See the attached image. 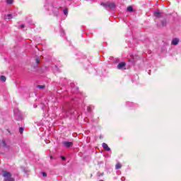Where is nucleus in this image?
<instances>
[{"instance_id":"nucleus-23","label":"nucleus","mask_w":181,"mask_h":181,"mask_svg":"<svg viewBox=\"0 0 181 181\" xmlns=\"http://www.w3.org/2000/svg\"><path fill=\"white\" fill-rule=\"evenodd\" d=\"M99 181H104V180H99Z\"/></svg>"},{"instance_id":"nucleus-4","label":"nucleus","mask_w":181,"mask_h":181,"mask_svg":"<svg viewBox=\"0 0 181 181\" xmlns=\"http://www.w3.org/2000/svg\"><path fill=\"white\" fill-rule=\"evenodd\" d=\"M117 69H119V70H125V62H120L117 65Z\"/></svg>"},{"instance_id":"nucleus-3","label":"nucleus","mask_w":181,"mask_h":181,"mask_svg":"<svg viewBox=\"0 0 181 181\" xmlns=\"http://www.w3.org/2000/svg\"><path fill=\"white\" fill-rule=\"evenodd\" d=\"M62 145L65 148H71V146H73V142H71V141H62Z\"/></svg>"},{"instance_id":"nucleus-1","label":"nucleus","mask_w":181,"mask_h":181,"mask_svg":"<svg viewBox=\"0 0 181 181\" xmlns=\"http://www.w3.org/2000/svg\"><path fill=\"white\" fill-rule=\"evenodd\" d=\"M105 9H110L114 10L115 8H117V6L115 5V3L107 1L106 3H101L100 4Z\"/></svg>"},{"instance_id":"nucleus-10","label":"nucleus","mask_w":181,"mask_h":181,"mask_svg":"<svg viewBox=\"0 0 181 181\" xmlns=\"http://www.w3.org/2000/svg\"><path fill=\"white\" fill-rule=\"evenodd\" d=\"M0 80L1 81H6V77H5V76H1Z\"/></svg>"},{"instance_id":"nucleus-20","label":"nucleus","mask_w":181,"mask_h":181,"mask_svg":"<svg viewBox=\"0 0 181 181\" xmlns=\"http://www.w3.org/2000/svg\"><path fill=\"white\" fill-rule=\"evenodd\" d=\"M64 15H67L68 13L67 9L64 10Z\"/></svg>"},{"instance_id":"nucleus-6","label":"nucleus","mask_w":181,"mask_h":181,"mask_svg":"<svg viewBox=\"0 0 181 181\" xmlns=\"http://www.w3.org/2000/svg\"><path fill=\"white\" fill-rule=\"evenodd\" d=\"M179 44V39L178 38H174L172 40V45H174V46H176V45Z\"/></svg>"},{"instance_id":"nucleus-21","label":"nucleus","mask_w":181,"mask_h":181,"mask_svg":"<svg viewBox=\"0 0 181 181\" xmlns=\"http://www.w3.org/2000/svg\"><path fill=\"white\" fill-rule=\"evenodd\" d=\"M61 158H62V160H66V157H64L63 156H61Z\"/></svg>"},{"instance_id":"nucleus-12","label":"nucleus","mask_w":181,"mask_h":181,"mask_svg":"<svg viewBox=\"0 0 181 181\" xmlns=\"http://www.w3.org/2000/svg\"><path fill=\"white\" fill-rule=\"evenodd\" d=\"M54 11H55L54 15H57V13H59V8H54Z\"/></svg>"},{"instance_id":"nucleus-15","label":"nucleus","mask_w":181,"mask_h":181,"mask_svg":"<svg viewBox=\"0 0 181 181\" xmlns=\"http://www.w3.org/2000/svg\"><path fill=\"white\" fill-rule=\"evenodd\" d=\"M37 87V88L43 89V88H45V85H39Z\"/></svg>"},{"instance_id":"nucleus-16","label":"nucleus","mask_w":181,"mask_h":181,"mask_svg":"<svg viewBox=\"0 0 181 181\" xmlns=\"http://www.w3.org/2000/svg\"><path fill=\"white\" fill-rule=\"evenodd\" d=\"M6 19H12V14H8Z\"/></svg>"},{"instance_id":"nucleus-22","label":"nucleus","mask_w":181,"mask_h":181,"mask_svg":"<svg viewBox=\"0 0 181 181\" xmlns=\"http://www.w3.org/2000/svg\"><path fill=\"white\" fill-rule=\"evenodd\" d=\"M21 28H25V25L22 24V25H21Z\"/></svg>"},{"instance_id":"nucleus-13","label":"nucleus","mask_w":181,"mask_h":181,"mask_svg":"<svg viewBox=\"0 0 181 181\" xmlns=\"http://www.w3.org/2000/svg\"><path fill=\"white\" fill-rule=\"evenodd\" d=\"M23 131H24L23 127H20V128H19V132H20V134H23Z\"/></svg>"},{"instance_id":"nucleus-2","label":"nucleus","mask_w":181,"mask_h":181,"mask_svg":"<svg viewBox=\"0 0 181 181\" xmlns=\"http://www.w3.org/2000/svg\"><path fill=\"white\" fill-rule=\"evenodd\" d=\"M2 176L4 177V181H15L12 177V174L8 171H3Z\"/></svg>"},{"instance_id":"nucleus-9","label":"nucleus","mask_w":181,"mask_h":181,"mask_svg":"<svg viewBox=\"0 0 181 181\" xmlns=\"http://www.w3.org/2000/svg\"><path fill=\"white\" fill-rule=\"evenodd\" d=\"M1 144H2V146L4 148H9V146H8V145H6V143H5V141L3 140Z\"/></svg>"},{"instance_id":"nucleus-18","label":"nucleus","mask_w":181,"mask_h":181,"mask_svg":"<svg viewBox=\"0 0 181 181\" xmlns=\"http://www.w3.org/2000/svg\"><path fill=\"white\" fill-rule=\"evenodd\" d=\"M42 176H43L44 177H46L47 176V174L46 173H45V172H42Z\"/></svg>"},{"instance_id":"nucleus-8","label":"nucleus","mask_w":181,"mask_h":181,"mask_svg":"<svg viewBox=\"0 0 181 181\" xmlns=\"http://www.w3.org/2000/svg\"><path fill=\"white\" fill-rule=\"evenodd\" d=\"M154 16H156V18H160V13L158 11H156L154 13Z\"/></svg>"},{"instance_id":"nucleus-5","label":"nucleus","mask_w":181,"mask_h":181,"mask_svg":"<svg viewBox=\"0 0 181 181\" xmlns=\"http://www.w3.org/2000/svg\"><path fill=\"white\" fill-rule=\"evenodd\" d=\"M102 146H103V148L105 149V151H111V148H110V147H108V145L107 144H105V143H103L102 144Z\"/></svg>"},{"instance_id":"nucleus-17","label":"nucleus","mask_w":181,"mask_h":181,"mask_svg":"<svg viewBox=\"0 0 181 181\" xmlns=\"http://www.w3.org/2000/svg\"><path fill=\"white\" fill-rule=\"evenodd\" d=\"M35 62H36L37 64H39V63H40V59L37 58V59H35Z\"/></svg>"},{"instance_id":"nucleus-11","label":"nucleus","mask_w":181,"mask_h":181,"mask_svg":"<svg viewBox=\"0 0 181 181\" xmlns=\"http://www.w3.org/2000/svg\"><path fill=\"white\" fill-rule=\"evenodd\" d=\"M127 11L128 12H132V11H134V8H132V6H129L127 7Z\"/></svg>"},{"instance_id":"nucleus-14","label":"nucleus","mask_w":181,"mask_h":181,"mask_svg":"<svg viewBox=\"0 0 181 181\" xmlns=\"http://www.w3.org/2000/svg\"><path fill=\"white\" fill-rule=\"evenodd\" d=\"M162 26H166V21H161Z\"/></svg>"},{"instance_id":"nucleus-19","label":"nucleus","mask_w":181,"mask_h":181,"mask_svg":"<svg viewBox=\"0 0 181 181\" xmlns=\"http://www.w3.org/2000/svg\"><path fill=\"white\" fill-rule=\"evenodd\" d=\"M13 2V0H7V4H12Z\"/></svg>"},{"instance_id":"nucleus-7","label":"nucleus","mask_w":181,"mask_h":181,"mask_svg":"<svg viewBox=\"0 0 181 181\" xmlns=\"http://www.w3.org/2000/svg\"><path fill=\"white\" fill-rule=\"evenodd\" d=\"M121 168H122V165H121L119 163H117L115 165V169L118 170L121 169Z\"/></svg>"}]
</instances>
